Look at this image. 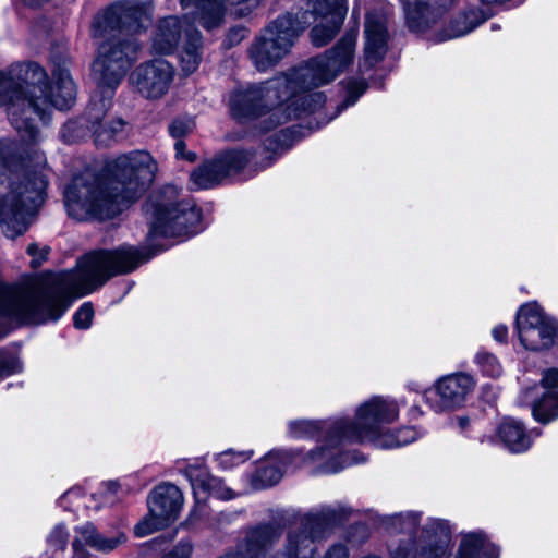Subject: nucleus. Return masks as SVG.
I'll use <instances>...</instances> for the list:
<instances>
[{
  "label": "nucleus",
  "instance_id": "31",
  "mask_svg": "<svg viewBox=\"0 0 558 558\" xmlns=\"http://www.w3.org/2000/svg\"><path fill=\"white\" fill-rule=\"evenodd\" d=\"M22 363L17 356L5 351L0 350V379L21 372Z\"/></svg>",
  "mask_w": 558,
  "mask_h": 558
},
{
  "label": "nucleus",
  "instance_id": "16",
  "mask_svg": "<svg viewBox=\"0 0 558 558\" xmlns=\"http://www.w3.org/2000/svg\"><path fill=\"white\" fill-rule=\"evenodd\" d=\"M519 402L530 405L537 422L548 423L558 417V369L543 372L539 385L525 388Z\"/></svg>",
  "mask_w": 558,
  "mask_h": 558
},
{
  "label": "nucleus",
  "instance_id": "23",
  "mask_svg": "<svg viewBox=\"0 0 558 558\" xmlns=\"http://www.w3.org/2000/svg\"><path fill=\"white\" fill-rule=\"evenodd\" d=\"M186 11L184 20L191 19L206 31L222 26L227 0H180Z\"/></svg>",
  "mask_w": 558,
  "mask_h": 558
},
{
  "label": "nucleus",
  "instance_id": "7",
  "mask_svg": "<svg viewBox=\"0 0 558 558\" xmlns=\"http://www.w3.org/2000/svg\"><path fill=\"white\" fill-rule=\"evenodd\" d=\"M144 210L149 218V239H187L203 230L201 210L192 201H180L173 185H166L154 193L145 203Z\"/></svg>",
  "mask_w": 558,
  "mask_h": 558
},
{
  "label": "nucleus",
  "instance_id": "30",
  "mask_svg": "<svg viewBox=\"0 0 558 558\" xmlns=\"http://www.w3.org/2000/svg\"><path fill=\"white\" fill-rule=\"evenodd\" d=\"M367 84L364 80H349L345 84V96L342 104L338 106V113L348 107L353 106L365 93Z\"/></svg>",
  "mask_w": 558,
  "mask_h": 558
},
{
  "label": "nucleus",
  "instance_id": "10",
  "mask_svg": "<svg viewBox=\"0 0 558 558\" xmlns=\"http://www.w3.org/2000/svg\"><path fill=\"white\" fill-rule=\"evenodd\" d=\"M184 34V45L180 53V64L184 74L195 72L202 60V35L189 25V22L177 16H167L158 21L153 36L151 47L156 53H172Z\"/></svg>",
  "mask_w": 558,
  "mask_h": 558
},
{
  "label": "nucleus",
  "instance_id": "1",
  "mask_svg": "<svg viewBox=\"0 0 558 558\" xmlns=\"http://www.w3.org/2000/svg\"><path fill=\"white\" fill-rule=\"evenodd\" d=\"M52 84L36 62L0 70V106L7 108L21 141L0 140V225L7 238L24 234L44 203L48 185L46 156L37 147L40 133L36 118L47 121L51 108L69 109L76 86L66 57H52Z\"/></svg>",
  "mask_w": 558,
  "mask_h": 558
},
{
  "label": "nucleus",
  "instance_id": "39",
  "mask_svg": "<svg viewBox=\"0 0 558 558\" xmlns=\"http://www.w3.org/2000/svg\"><path fill=\"white\" fill-rule=\"evenodd\" d=\"M186 145L183 141L178 140L174 144L175 155L179 158L186 159L189 161H194L196 158V155L193 153H186L185 154Z\"/></svg>",
  "mask_w": 558,
  "mask_h": 558
},
{
  "label": "nucleus",
  "instance_id": "41",
  "mask_svg": "<svg viewBox=\"0 0 558 558\" xmlns=\"http://www.w3.org/2000/svg\"><path fill=\"white\" fill-rule=\"evenodd\" d=\"M48 0H23V2L28 7H39L46 3Z\"/></svg>",
  "mask_w": 558,
  "mask_h": 558
},
{
  "label": "nucleus",
  "instance_id": "35",
  "mask_svg": "<svg viewBox=\"0 0 558 558\" xmlns=\"http://www.w3.org/2000/svg\"><path fill=\"white\" fill-rule=\"evenodd\" d=\"M194 121L189 118L184 119H175L172 121V123L169 125V132L171 136L175 138H180L187 133H190L194 129Z\"/></svg>",
  "mask_w": 558,
  "mask_h": 558
},
{
  "label": "nucleus",
  "instance_id": "29",
  "mask_svg": "<svg viewBox=\"0 0 558 558\" xmlns=\"http://www.w3.org/2000/svg\"><path fill=\"white\" fill-rule=\"evenodd\" d=\"M474 362L486 376L497 378L502 373V366L498 359L484 349L475 354Z\"/></svg>",
  "mask_w": 558,
  "mask_h": 558
},
{
  "label": "nucleus",
  "instance_id": "11",
  "mask_svg": "<svg viewBox=\"0 0 558 558\" xmlns=\"http://www.w3.org/2000/svg\"><path fill=\"white\" fill-rule=\"evenodd\" d=\"M521 344L530 351L549 349L558 343V322L545 315L537 303H527L517 314Z\"/></svg>",
  "mask_w": 558,
  "mask_h": 558
},
{
  "label": "nucleus",
  "instance_id": "40",
  "mask_svg": "<svg viewBox=\"0 0 558 558\" xmlns=\"http://www.w3.org/2000/svg\"><path fill=\"white\" fill-rule=\"evenodd\" d=\"M492 336L495 341L504 343L508 338V328L505 325H497L493 328Z\"/></svg>",
  "mask_w": 558,
  "mask_h": 558
},
{
  "label": "nucleus",
  "instance_id": "3",
  "mask_svg": "<svg viewBox=\"0 0 558 558\" xmlns=\"http://www.w3.org/2000/svg\"><path fill=\"white\" fill-rule=\"evenodd\" d=\"M357 33L344 34L326 52L306 61L303 65L259 85L234 90L230 97V112L239 121L265 117L267 132L291 119H303L315 113L326 101L320 92L313 88L332 82L345 71L355 57Z\"/></svg>",
  "mask_w": 558,
  "mask_h": 558
},
{
  "label": "nucleus",
  "instance_id": "45",
  "mask_svg": "<svg viewBox=\"0 0 558 558\" xmlns=\"http://www.w3.org/2000/svg\"><path fill=\"white\" fill-rule=\"evenodd\" d=\"M459 424H460L461 428L466 427V425L469 424V418L468 417H460L459 418Z\"/></svg>",
  "mask_w": 558,
  "mask_h": 558
},
{
  "label": "nucleus",
  "instance_id": "22",
  "mask_svg": "<svg viewBox=\"0 0 558 558\" xmlns=\"http://www.w3.org/2000/svg\"><path fill=\"white\" fill-rule=\"evenodd\" d=\"M184 473L198 500H205L208 496L221 500H230L235 496L233 490L227 487L222 480L210 475L205 466L190 464L185 468Z\"/></svg>",
  "mask_w": 558,
  "mask_h": 558
},
{
  "label": "nucleus",
  "instance_id": "47",
  "mask_svg": "<svg viewBox=\"0 0 558 558\" xmlns=\"http://www.w3.org/2000/svg\"><path fill=\"white\" fill-rule=\"evenodd\" d=\"M492 29H498V26L496 24H492Z\"/></svg>",
  "mask_w": 558,
  "mask_h": 558
},
{
  "label": "nucleus",
  "instance_id": "26",
  "mask_svg": "<svg viewBox=\"0 0 558 558\" xmlns=\"http://www.w3.org/2000/svg\"><path fill=\"white\" fill-rule=\"evenodd\" d=\"M76 538L73 542V548L77 551L83 544L90 546L92 548L108 553L117 548L123 541V535L117 537H105L99 534L94 524L87 522L76 527Z\"/></svg>",
  "mask_w": 558,
  "mask_h": 558
},
{
  "label": "nucleus",
  "instance_id": "25",
  "mask_svg": "<svg viewBox=\"0 0 558 558\" xmlns=\"http://www.w3.org/2000/svg\"><path fill=\"white\" fill-rule=\"evenodd\" d=\"M487 16L480 9H471L452 20L448 27L432 38L436 43L464 36L486 21Z\"/></svg>",
  "mask_w": 558,
  "mask_h": 558
},
{
  "label": "nucleus",
  "instance_id": "46",
  "mask_svg": "<svg viewBox=\"0 0 558 558\" xmlns=\"http://www.w3.org/2000/svg\"><path fill=\"white\" fill-rule=\"evenodd\" d=\"M339 114L340 113H338V110H337L336 113L328 121H325V124H328L329 121H331L332 119H335Z\"/></svg>",
  "mask_w": 558,
  "mask_h": 558
},
{
  "label": "nucleus",
  "instance_id": "4",
  "mask_svg": "<svg viewBox=\"0 0 558 558\" xmlns=\"http://www.w3.org/2000/svg\"><path fill=\"white\" fill-rule=\"evenodd\" d=\"M151 255L131 245L90 252L75 270L46 276L27 286L0 282V317L44 324L58 320L75 298L87 295L111 277L133 271Z\"/></svg>",
  "mask_w": 558,
  "mask_h": 558
},
{
  "label": "nucleus",
  "instance_id": "37",
  "mask_svg": "<svg viewBox=\"0 0 558 558\" xmlns=\"http://www.w3.org/2000/svg\"><path fill=\"white\" fill-rule=\"evenodd\" d=\"M192 554V545L187 542L179 543L172 551L163 558H190Z\"/></svg>",
  "mask_w": 558,
  "mask_h": 558
},
{
  "label": "nucleus",
  "instance_id": "38",
  "mask_svg": "<svg viewBox=\"0 0 558 558\" xmlns=\"http://www.w3.org/2000/svg\"><path fill=\"white\" fill-rule=\"evenodd\" d=\"M247 36V29L242 26L233 27L227 35L229 46H234L241 43Z\"/></svg>",
  "mask_w": 558,
  "mask_h": 558
},
{
  "label": "nucleus",
  "instance_id": "19",
  "mask_svg": "<svg viewBox=\"0 0 558 558\" xmlns=\"http://www.w3.org/2000/svg\"><path fill=\"white\" fill-rule=\"evenodd\" d=\"M388 13L384 10L367 12L364 24V56L361 68L369 70L384 60L390 35L387 28Z\"/></svg>",
  "mask_w": 558,
  "mask_h": 558
},
{
  "label": "nucleus",
  "instance_id": "42",
  "mask_svg": "<svg viewBox=\"0 0 558 558\" xmlns=\"http://www.w3.org/2000/svg\"><path fill=\"white\" fill-rule=\"evenodd\" d=\"M78 494H80V492L77 489H70L65 494H63V496L60 499V502L62 504L63 500H65L68 497H71L74 495L77 496Z\"/></svg>",
  "mask_w": 558,
  "mask_h": 558
},
{
  "label": "nucleus",
  "instance_id": "36",
  "mask_svg": "<svg viewBox=\"0 0 558 558\" xmlns=\"http://www.w3.org/2000/svg\"><path fill=\"white\" fill-rule=\"evenodd\" d=\"M26 252L33 257L31 260V266L33 268H37L41 266L43 262L47 258L49 248L47 246L39 248L36 243H32L27 246Z\"/></svg>",
  "mask_w": 558,
  "mask_h": 558
},
{
  "label": "nucleus",
  "instance_id": "14",
  "mask_svg": "<svg viewBox=\"0 0 558 558\" xmlns=\"http://www.w3.org/2000/svg\"><path fill=\"white\" fill-rule=\"evenodd\" d=\"M343 424L339 417L329 420H292L288 423V436L293 439H314L317 438L322 442L315 449L303 453L301 451V460L303 464L311 465L317 473H328L322 470L316 463L310 461L308 456L322 448H331L337 445L341 435Z\"/></svg>",
  "mask_w": 558,
  "mask_h": 558
},
{
  "label": "nucleus",
  "instance_id": "17",
  "mask_svg": "<svg viewBox=\"0 0 558 558\" xmlns=\"http://www.w3.org/2000/svg\"><path fill=\"white\" fill-rule=\"evenodd\" d=\"M475 387V379L466 373H454L441 377L434 388L424 392L426 403L440 413L461 407Z\"/></svg>",
  "mask_w": 558,
  "mask_h": 558
},
{
  "label": "nucleus",
  "instance_id": "28",
  "mask_svg": "<svg viewBox=\"0 0 558 558\" xmlns=\"http://www.w3.org/2000/svg\"><path fill=\"white\" fill-rule=\"evenodd\" d=\"M423 434H424L423 432L417 430L414 427H402V428L396 429L393 432L388 429L383 438H385V439L387 438V440H390V441L397 442V444L389 446V447H380V448L381 449H393V448L407 446V445L415 441L420 437H422Z\"/></svg>",
  "mask_w": 558,
  "mask_h": 558
},
{
  "label": "nucleus",
  "instance_id": "27",
  "mask_svg": "<svg viewBox=\"0 0 558 558\" xmlns=\"http://www.w3.org/2000/svg\"><path fill=\"white\" fill-rule=\"evenodd\" d=\"M253 453V450L235 451L228 449L216 454L215 460L221 470L228 471L250 460Z\"/></svg>",
  "mask_w": 558,
  "mask_h": 558
},
{
  "label": "nucleus",
  "instance_id": "21",
  "mask_svg": "<svg viewBox=\"0 0 558 558\" xmlns=\"http://www.w3.org/2000/svg\"><path fill=\"white\" fill-rule=\"evenodd\" d=\"M409 29L426 34L442 19L450 0H402Z\"/></svg>",
  "mask_w": 558,
  "mask_h": 558
},
{
  "label": "nucleus",
  "instance_id": "9",
  "mask_svg": "<svg viewBox=\"0 0 558 558\" xmlns=\"http://www.w3.org/2000/svg\"><path fill=\"white\" fill-rule=\"evenodd\" d=\"M308 23L307 20L300 21L299 14L286 13L265 26L248 48V57L255 69L266 72L275 68L290 53Z\"/></svg>",
  "mask_w": 558,
  "mask_h": 558
},
{
  "label": "nucleus",
  "instance_id": "20",
  "mask_svg": "<svg viewBox=\"0 0 558 558\" xmlns=\"http://www.w3.org/2000/svg\"><path fill=\"white\" fill-rule=\"evenodd\" d=\"M300 463H302L301 450H271L254 472L252 484L257 489L276 485L290 465Z\"/></svg>",
  "mask_w": 558,
  "mask_h": 558
},
{
  "label": "nucleus",
  "instance_id": "32",
  "mask_svg": "<svg viewBox=\"0 0 558 558\" xmlns=\"http://www.w3.org/2000/svg\"><path fill=\"white\" fill-rule=\"evenodd\" d=\"M94 316V308L92 303L85 302L83 303L78 310L74 313L73 323L74 327L77 329H87L92 324V319Z\"/></svg>",
  "mask_w": 558,
  "mask_h": 558
},
{
  "label": "nucleus",
  "instance_id": "6",
  "mask_svg": "<svg viewBox=\"0 0 558 558\" xmlns=\"http://www.w3.org/2000/svg\"><path fill=\"white\" fill-rule=\"evenodd\" d=\"M400 405L390 397L374 396L357 405L354 418L339 417L343 424L338 442L331 448H322L308 456L311 462L316 463L327 472H340L343 469L363 461L355 453L344 450L350 444L369 442L375 447H389L395 445L387 438V426L399 417Z\"/></svg>",
  "mask_w": 558,
  "mask_h": 558
},
{
  "label": "nucleus",
  "instance_id": "33",
  "mask_svg": "<svg viewBox=\"0 0 558 558\" xmlns=\"http://www.w3.org/2000/svg\"><path fill=\"white\" fill-rule=\"evenodd\" d=\"M393 521L398 522L400 525V530L405 533H414L420 522V513L416 512H407L396 514L393 517Z\"/></svg>",
  "mask_w": 558,
  "mask_h": 558
},
{
  "label": "nucleus",
  "instance_id": "2",
  "mask_svg": "<svg viewBox=\"0 0 558 558\" xmlns=\"http://www.w3.org/2000/svg\"><path fill=\"white\" fill-rule=\"evenodd\" d=\"M153 13L151 1H118L95 17L94 37L109 38L99 46L98 56L92 68L96 92L85 113L77 119L69 120L62 126L60 135L64 143L78 142L88 132L92 133L97 146H109L125 137L126 122L121 118L106 120V113L117 87L137 60L141 48L135 38L123 36L145 32L151 24Z\"/></svg>",
  "mask_w": 558,
  "mask_h": 558
},
{
  "label": "nucleus",
  "instance_id": "12",
  "mask_svg": "<svg viewBox=\"0 0 558 558\" xmlns=\"http://www.w3.org/2000/svg\"><path fill=\"white\" fill-rule=\"evenodd\" d=\"M347 11V0H308L299 20H307L306 27L316 23L311 31V39L314 46L323 47L338 34Z\"/></svg>",
  "mask_w": 558,
  "mask_h": 558
},
{
  "label": "nucleus",
  "instance_id": "13",
  "mask_svg": "<svg viewBox=\"0 0 558 558\" xmlns=\"http://www.w3.org/2000/svg\"><path fill=\"white\" fill-rule=\"evenodd\" d=\"M149 515L136 524L134 532L142 537L174 521L183 505V495L173 484L157 486L147 499Z\"/></svg>",
  "mask_w": 558,
  "mask_h": 558
},
{
  "label": "nucleus",
  "instance_id": "15",
  "mask_svg": "<svg viewBox=\"0 0 558 558\" xmlns=\"http://www.w3.org/2000/svg\"><path fill=\"white\" fill-rule=\"evenodd\" d=\"M253 154L243 149H230L195 169L190 177L192 189L206 190L216 186L226 177L238 173L251 160Z\"/></svg>",
  "mask_w": 558,
  "mask_h": 558
},
{
  "label": "nucleus",
  "instance_id": "18",
  "mask_svg": "<svg viewBox=\"0 0 558 558\" xmlns=\"http://www.w3.org/2000/svg\"><path fill=\"white\" fill-rule=\"evenodd\" d=\"M173 77V66L163 59H155L138 65L130 82L144 97L160 98L168 92Z\"/></svg>",
  "mask_w": 558,
  "mask_h": 558
},
{
  "label": "nucleus",
  "instance_id": "5",
  "mask_svg": "<svg viewBox=\"0 0 558 558\" xmlns=\"http://www.w3.org/2000/svg\"><path fill=\"white\" fill-rule=\"evenodd\" d=\"M157 169L148 151L134 150L111 162L109 182L90 171L74 177L63 192L68 215L77 221H101L117 216L153 183Z\"/></svg>",
  "mask_w": 558,
  "mask_h": 558
},
{
  "label": "nucleus",
  "instance_id": "8",
  "mask_svg": "<svg viewBox=\"0 0 558 558\" xmlns=\"http://www.w3.org/2000/svg\"><path fill=\"white\" fill-rule=\"evenodd\" d=\"M448 526L445 521L432 519L424 526L423 533L428 541L415 543V548L400 545L393 553L392 558H448L447 546L441 536L447 537ZM498 548L489 542L482 532L465 534L460 543L456 558H498Z\"/></svg>",
  "mask_w": 558,
  "mask_h": 558
},
{
  "label": "nucleus",
  "instance_id": "24",
  "mask_svg": "<svg viewBox=\"0 0 558 558\" xmlns=\"http://www.w3.org/2000/svg\"><path fill=\"white\" fill-rule=\"evenodd\" d=\"M539 433L527 432L524 425L514 418H505L497 427V438L512 453H522L532 446L533 438Z\"/></svg>",
  "mask_w": 558,
  "mask_h": 558
},
{
  "label": "nucleus",
  "instance_id": "34",
  "mask_svg": "<svg viewBox=\"0 0 558 558\" xmlns=\"http://www.w3.org/2000/svg\"><path fill=\"white\" fill-rule=\"evenodd\" d=\"M68 531L64 525H57L49 534L47 542L51 548L63 550L68 543Z\"/></svg>",
  "mask_w": 558,
  "mask_h": 558
},
{
  "label": "nucleus",
  "instance_id": "44",
  "mask_svg": "<svg viewBox=\"0 0 558 558\" xmlns=\"http://www.w3.org/2000/svg\"><path fill=\"white\" fill-rule=\"evenodd\" d=\"M288 132H290V130H289V129H287V130H282V131H280L279 133H276V134H275V136H276V138H277L278 141H280V140H281V137H283V138H286V137H287Z\"/></svg>",
  "mask_w": 558,
  "mask_h": 558
},
{
  "label": "nucleus",
  "instance_id": "43",
  "mask_svg": "<svg viewBox=\"0 0 558 558\" xmlns=\"http://www.w3.org/2000/svg\"><path fill=\"white\" fill-rule=\"evenodd\" d=\"M410 415H411V417H412V418H416V417H418V416L421 415V410H420V408H418V407H413V408H411V410H410Z\"/></svg>",
  "mask_w": 558,
  "mask_h": 558
}]
</instances>
